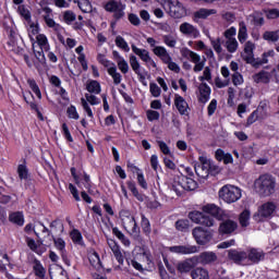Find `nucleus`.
Segmentation results:
<instances>
[{
  "label": "nucleus",
  "instance_id": "nucleus-1",
  "mask_svg": "<svg viewBox=\"0 0 279 279\" xmlns=\"http://www.w3.org/2000/svg\"><path fill=\"white\" fill-rule=\"evenodd\" d=\"M184 172L185 174L175 178L171 185V191H174L178 197H182L184 191H195L198 186L197 181L194 179L195 173L193 172V168L185 167Z\"/></svg>",
  "mask_w": 279,
  "mask_h": 279
},
{
  "label": "nucleus",
  "instance_id": "nucleus-2",
  "mask_svg": "<svg viewBox=\"0 0 279 279\" xmlns=\"http://www.w3.org/2000/svg\"><path fill=\"white\" fill-rule=\"evenodd\" d=\"M254 186L260 197H269L276 193V178L271 174H262L255 181Z\"/></svg>",
  "mask_w": 279,
  "mask_h": 279
},
{
  "label": "nucleus",
  "instance_id": "nucleus-3",
  "mask_svg": "<svg viewBox=\"0 0 279 279\" xmlns=\"http://www.w3.org/2000/svg\"><path fill=\"white\" fill-rule=\"evenodd\" d=\"M254 49H256V46L252 41H246L244 45V54H242V59L246 64H251L253 69H259L263 66V64L269 63V57L264 52L260 58L254 57Z\"/></svg>",
  "mask_w": 279,
  "mask_h": 279
},
{
  "label": "nucleus",
  "instance_id": "nucleus-4",
  "mask_svg": "<svg viewBox=\"0 0 279 279\" xmlns=\"http://www.w3.org/2000/svg\"><path fill=\"white\" fill-rule=\"evenodd\" d=\"M70 173L76 186L80 187L83 184L89 195H95V192L93 191V181L90 180V174H87L86 171H77V168L75 167L70 168Z\"/></svg>",
  "mask_w": 279,
  "mask_h": 279
},
{
  "label": "nucleus",
  "instance_id": "nucleus-5",
  "mask_svg": "<svg viewBox=\"0 0 279 279\" xmlns=\"http://www.w3.org/2000/svg\"><path fill=\"white\" fill-rule=\"evenodd\" d=\"M218 195L226 204H234L242 197L241 189L234 185H223L219 190Z\"/></svg>",
  "mask_w": 279,
  "mask_h": 279
},
{
  "label": "nucleus",
  "instance_id": "nucleus-6",
  "mask_svg": "<svg viewBox=\"0 0 279 279\" xmlns=\"http://www.w3.org/2000/svg\"><path fill=\"white\" fill-rule=\"evenodd\" d=\"M181 56L182 58H185V60H190V62H193L194 65V73H199L201 71H204V66H206V58H204V60H202V57L189 49V48H183L181 49Z\"/></svg>",
  "mask_w": 279,
  "mask_h": 279
},
{
  "label": "nucleus",
  "instance_id": "nucleus-7",
  "mask_svg": "<svg viewBox=\"0 0 279 279\" xmlns=\"http://www.w3.org/2000/svg\"><path fill=\"white\" fill-rule=\"evenodd\" d=\"M119 217L122 223L129 221V227L131 228V234L134 239H141V227H138V222H136V218L132 216V211L130 209H121L119 211Z\"/></svg>",
  "mask_w": 279,
  "mask_h": 279
},
{
  "label": "nucleus",
  "instance_id": "nucleus-8",
  "mask_svg": "<svg viewBox=\"0 0 279 279\" xmlns=\"http://www.w3.org/2000/svg\"><path fill=\"white\" fill-rule=\"evenodd\" d=\"M163 10L172 19H182L186 14L184 5L179 0H166L163 2Z\"/></svg>",
  "mask_w": 279,
  "mask_h": 279
},
{
  "label": "nucleus",
  "instance_id": "nucleus-9",
  "mask_svg": "<svg viewBox=\"0 0 279 279\" xmlns=\"http://www.w3.org/2000/svg\"><path fill=\"white\" fill-rule=\"evenodd\" d=\"M187 217L193 223L205 226V228H213V226H215V219L208 215H205L204 211L192 210L189 213Z\"/></svg>",
  "mask_w": 279,
  "mask_h": 279
},
{
  "label": "nucleus",
  "instance_id": "nucleus-10",
  "mask_svg": "<svg viewBox=\"0 0 279 279\" xmlns=\"http://www.w3.org/2000/svg\"><path fill=\"white\" fill-rule=\"evenodd\" d=\"M192 235L197 245H208L213 241V232L203 227H196L192 230Z\"/></svg>",
  "mask_w": 279,
  "mask_h": 279
},
{
  "label": "nucleus",
  "instance_id": "nucleus-11",
  "mask_svg": "<svg viewBox=\"0 0 279 279\" xmlns=\"http://www.w3.org/2000/svg\"><path fill=\"white\" fill-rule=\"evenodd\" d=\"M105 10L106 12H111L113 13V19L114 21H121V19H123V16H125V7H122L121 2L117 1V0H109L106 4H105Z\"/></svg>",
  "mask_w": 279,
  "mask_h": 279
},
{
  "label": "nucleus",
  "instance_id": "nucleus-12",
  "mask_svg": "<svg viewBox=\"0 0 279 279\" xmlns=\"http://www.w3.org/2000/svg\"><path fill=\"white\" fill-rule=\"evenodd\" d=\"M227 258L234 265H247V252L243 250L230 248Z\"/></svg>",
  "mask_w": 279,
  "mask_h": 279
},
{
  "label": "nucleus",
  "instance_id": "nucleus-13",
  "mask_svg": "<svg viewBox=\"0 0 279 279\" xmlns=\"http://www.w3.org/2000/svg\"><path fill=\"white\" fill-rule=\"evenodd\" d=\"M202 210L205 215L211 217V219H217L218 221L226 219V210L215 204L204 205Z\"/></svg>",
  "mask_w": 279,
  "mask_h": 279
},
{
  "label": "nucleus",
  "instance_id": "nucleus-14",
  "mask_svg": "<svg viewBox=\"0 0 279 279\" xmlns=\"http://www.w3.org/2000/svg\"><path fill=\"white\" fill-rule=\"evenodd\" d=\"M246 265H258L260 260H265V251L256 247L247 248L246 251Z\"/></svg>",
  "mask_w": 279,
  "mask_h": 279
},
{
  "label": "nucleus",
  "instance_id": "nucleus-15",
  "mask_svg": "<svg viewBox=\"0 0 279 279\" xmlns=\"http://www.w3.org/2000/svg\"><path fill=\"white\" fill-rule=\"evenodd\" d=\"M220 221L221 222L218 228L219 234H232L239 228V223L230 219V216H228V214H226V219H222Z\"/></svg>",
  "mask_w": 279,
  "mask_h": 279
},
{
  "label": "nucleus",
  "instance_id": "nucleus-16",
  "mask_svg": "<svg viewBox=\"0 0 279 279\" xmlns=\"http://www.w3.org/2000/svg\"><path fill=\"white\" fill-rule=\"evenodd\" d=\"M45 23H46L47 27H49L50 29H53L59 43H61V45H65L63 34L66 31L64 29V27L62 25L56 23L54 19L45 17Z\"/></svg>",
  "mask_w": 279,
  "mask_h": 279
},
{
  "label": "nucleus",
  "instance_id": "nucleus-17",
  "mask_svg": "<svg viewBox=\"0 0 279 279\" xmlns=\"http://www.w3.org/2000/svg\"><path fill=\"white\" fill-rule=\"evenodd\" d=\"M56 250L60 252V256L68 267H71V259H69V254L66 253V242L62 238H52Z\"/></svg>",
  "mask_w": 279,
  "mask_h": 279
},
{
  "label": "nucleus",
  "instance_id": "nucleus-18",
  "mask_svg": "<svg viewBox=\"0 0 279 279\" xmlns=\"http://www.w3.org/2000/svg\"><path fill=\"white\" fill-rule=\"evenodd\" d=\"M169 252L172 254H181V255H189V254H197L199 248L196 245H174L169 247Z\"/></svg>",
  "mask_w": 279,
  "mask_h": 279
},
{
  "label": "nucleus",
  "instance_id": "nucleus-19",
  "mask_svg": "<svg viewBox=\"0 0 279 279\" xmlns=\"http://www.w3.org/2000/svg\"><path fill=\"white\" fill-rule=\"evenodd\" d=\"M106 219L112 229L113 236H116L122 243V245H124L125 247H130V245H132V242L130 241V239L125 236L123 231L119 230V227H114V223H112V221L110 220V217L106 216Z\"/></svg>",
  "mask_w": 279,
  "mask_h": 279
},
{
  "label": "nucleus",
  "instance_id": "nucleus-20",
  "mask_svg": "<svg viewBox=\"0 0 279 279\" xmlns=\"http://www.w3.org/2000/svg\"><path fill=\"white\" fill-rule=\"evenodd\" d=\"M107 243L113 253L116 260L119 263V265H123L125 257L123 256V253H121V246H119V243H117V241L113 239H108Z\"/></svg>",
  "mask_w": 279,
  "mask_h": 279
},
{
  "label": "nucleus",
  "instance_id": "nucleus-21",
  "mask_svg": "<svg viewBox=\"0 0 279 279\" xmlns=\"http://www.w3.org/2000/svg\"><path fill=\"white\" fill-rule=\"evenodd\" d=\"M198 102L199 104H208L210 101V93H213V89H210V86L206 83H201L198 86Z\"/></svg>",
  "mask_w": 279,
  "mask_h": 279
},
{
  "label": "nucleus",
  "instance_id": "nucleus-22",
  "mask_svg": "<svg viewBox=\"0 0 279 279\" xmlns=\"http://www.w3.org/2000/svg\"><path fill=\"white\" fill-rule=\"evenodd\" d=\"M258 213H259V217H263V219H268V217H271V215L276 213V203L274 202L264 203L259 207Z\"/></svg>",
  "mask_w": 279,
  "mask_h": 279
},
{
  "label": "nucleus",
  "instance_id": "nucleus-23",
  "mask_svg": "<svg viewBox=\"0 0 279 279\" xmlns=\"http://www.w3.org/2000/svg\"><path fill=\"white\" fill-rule=\"evenodd\" d=\"M174 106L181 116L189 114V102L180 94L174 95Z\"/></svg>",
  "mask_w": 279,
  "mask_h": 279
},
{
  "label": "nucleus",
  "instance_id": "nucleus-24",
  "mask_svg": "<svg viewBox=\"0 0 279 279\" xmlns=\"http://www.w3.org/2000/svg\"><path fill=\"white\" fill-rule=\"evenodd\" d=\"M28 97H32L33 101H29V99H27V95H23L25 104L29 106L31 110H34V112H36L37 119H39V121H45V116H43V112H40L38 104H36L35 101L36 98L34 97V94H32V92H28Z\"/></svg>",
  "mask_w": 279,
  "mask_h": 279
},
{
  "label": "nucleus",
  "instance_id": "nucleus-25",
  "mask_svg": "<svg viewBox=\"0 0 279 279\" xmlns=\"http://www.w3.org/2000/svg\"><path fill=\"white\" fill-rule=\"evenodd\" d=\"M141 217V229H142V234L149 239L151 236V221H149V218L145 216L143 213L140 214Z\"/></svg>",
  "mask_w": 279,
  "mask_h": 279
},
{
  "label": "nucleus",
  "instance_id": "nucleus-26",
  "mask_svg": "<svg viewBox=\"0 0 279 279\" xmlns=\"http://www.w3.org/2000/svg\"><path fill=\"white\" fill-rule=\"evenodd\" d=\"M180 32L181 34H184L185 36H193V38L199 37V31L197 27L193 26V24H189L186 22L182 23L180 25Z\"/></svg>",
  "mask_w": 279,
  "mask_h": 279
},
{
  "label": "nucleus",
  "instance_id": "nucleus-27",
  "mask_svg": "<svg viewBox=\"0 0 279 279\" xmlns=\"http://www.w3.org/2000/svg\"><path fill=\"white\" fill-rule=\"evenodd\" d=\"M196 263H201L202 265H210V263H215L217 260V254L213 252H203L198 257H194Z\"/></svg>",
  "mask_w": 279,
  "mask_h": 279
},
{
  "label": "nucleus",
  "instance_id": "nucleus-28",
  "mask_svg": "<svg viewBox=\"0 0 279 279\" xmlns=\"http://www.w3.org/2000/svg\"><path fill=\"white\" fill-rule=\"evenodd\" d=\"M213 14H217V10L202 8L193 13V21L197 23L199 19L206 20L208 16H213Z\"/></svg>",
  "mask_w": 279,
  "mask_h": 279
},
{
  "label": "nucleus",
  "instance_id": "nucleus-29",
  "mask_svg": "<svg viewBox=\"0 0 279 279\" xmlns=\"http://www.w3.org/2000/svg\"><path fill=\"white\" fill-rule=\"evenodd\" d=\"M25 243L32 252L37 254V256H43L44 252H47V248H45V247L38 248V243L36 242V240H34L29 236H25Z\"/></svg>",
  "mask_w": 279,
  "mask_h": 279
},
{
  "label": "nucleus",
  "instance_id": "nucleus-30",
  "mask_svg": "<svg viewBox=\"0 0 279 279\" xmlns=\"http://www.w3.org/2000/svg\"><path fill=\"white\" fill-rule=\"evenodd\" d=\"M193 267H195V265H193V258L177 264L179 274H189V271H193Z\"/></svg>",
  "mask_w": 279,
  "mask_h": 279
},
{
  "label": "nucleus",
  "instance_id": "nucleus-31",
  "mask_svg": "<svg viewBox=\"0 0 279 279\" xmlns=\"http://www.w3.org/2000/svg\"><path fill=\"white\" fill-rule=\"evenodd\" d=\"M107 73L110 75V77H112L116 86H119V84L123 82V76L121 73L117 72V65L114 63H111V66L107 69Z\"/></svg>",
  "mask_w": 279,
  "mask_h": 279
},
{
  "label": "nucleus",
  "instance_id": "nucleus-32",
  "mask_svg": "<svg viewBox=\"0 0 279 279\" xmlns=\"http://www.w3.org/2000/svg\"><path fill=\"white\" fill-rule=\"evenodd\" d=\"M126 186L129 191H131L132 195L137 199V202H145V194L138 192L136 187V182L134 181H126Z\"/></svg>",
  "mask_w": 279,
  "mask_h": 279
},
{
  "label": "nucleus",
  "instance_id": "nucleus-33",
  "mask_svg": "<svg viewBox=\"0 0 279 279\" xmlns=\"http://www.w3.org/2000/svg\"><path fill=\"white\" fill-rule=\"evenodd\" d=\"M33 271L37 278H45V276L47 274L45 266H43V263H40V260L38 258H35L33 260Z\"/></svg>",
  "mask_w": 279,
  "mask_h": 279
},
{
  "label": "nucleus",
  "instance_id": "nucleus-34",
  "mask_svg": "<svg viewBox=\"0 0 279 279\" xmlns=\"http://www.w3.org/2000/svg\"><path fill=\"white\" fill-rule=\"evenodd\" d=\"M131 49L135 56H138V58L142 60V62H147L150 60L149 51L147 49H141L136 47V45H132Z\"/></svg>",
  "mask_w": 279,
  "mask_h": 279
},
{
  "label": "nucleus",
  "instance_id": "nucleus-35",
  "mask_svg": "<svg viewBox=\"0 0 279 279\" xmlns=\"http://www.w3.org/2000/svg\"><path fill=\"white\" fill-rule=\"evenodd\" d=\"M9 221L15 223V226H25V216H23V213L21 211H14L9 215Z\"/></svg>",
  "mask_w": 279,
  "mask_h": 279
},
{
  "label": "nucleus",
  "instance_id": "nucleus-36",
  "mask_svg": "<svg viewBox=\"0 0 279 279\" xmlns=\"http://www.w3.org/2000/svg\"><path fill=\"white\" fill-rule=\"evenodd\" d=\"M194 171L198 178H208V173H210V163L197 165L194 167Z\"/></svg>",
  "mask_w": 279,
  "mask_h": 279
},
{
  "label": "nucleus",
  "instance_id": "nucleus-37",
  "mask_svg": "<svg viewBox=\"0 0 279 279\" xmlns=\"http://www.w3.org/2000/svg\"><path fill=\"white\" fill-rule=\"evenodd\" d=\"M37 45L39 49H44L45 51H49L51 49V46L49 45V39L47 38V35L45 34H38L36 36Z\"/></svg>",
  "mask_w": 279,
  "mask_h": 279
},
{
  "label": "nucleus",
  "instance_id": "nucleus-38",
  "mask_svg": "<svg viewBox=\"0 0 279 279\" xmlns=\"http://www.w3.org/2000/svg\"><path fill=\"white\" fill-rule=\"evenodd\" d=\"M86 90L92 95H99L101 93V84H99V81L92 80L86 84Z\"/></svg>",
  "mask_w": 279,
  "mask_h": 279
},
{
  "label": "nucleus",
  "instance_id": "nucleus-39",
  "mask_svg": "<svg viewBox=\"0 0 279 279\" xmlns=\"http://www.w3.org/2000/svg\"><path fill=\"white\" fill-rule=\"evenodd\" d=\"M17 175L20 180L29 179V169L27 168V161L24 159V162L17 166Z\"/></svg>",
  "mask_w": 279,
  "mask_h": 279
},
{
  "label": "nucleus",
  "instance_id": "nucleus-40",
  "mask_svg": "<svg viewBox=\"0 0 279 279\" xmlns=\"http://www.w3.org/2000/svg\"><path fill=\"white\" fill-rule=\"evenodd\" d=\"M192 279H210L208 270L205 268H195L191 271Z\"/></svg>",
  "mask_w": 279,
  "mask_h": 279
},
{
  "label": "nucleus",
  "instance_id": "nucleus-41",
  "mask_svg": "<svg viewBox=\"0 0 279 279\" xmlns=\"http://www.w3.org/2000/svg\"><path fill=\"white\" fill-rule=\"evenodd\" d=\"M70 238L72 239V243H74V245H84V236H82V232L78 229H73L70 232Z\"/></svg>",
  "mask_w": 279,
  "mask_h": 279
},
{
  "label": "nucleus",
  "instance_id": "nucleus-42",
  "mask_svg": "<svg viewBox=\"0 0 279 279\" xmlns=\"http://www.w3.org/2000/svg\"><path fill=\"white\" fill-rule=\"evenodd\" d=\"M27 84L31 90H33V93L36 95V97L43 99V93L40 92V87L38 86V83H36V80L28 78Z\"/></svg>",
  "mask_w": 279,
  "mask_h": 279
},
{
  "label": "nucleus",
  "instance_id": "nucleus-43",
  "mask_svg": "<svg viewBox=\"0 0 279 279\" xmlns=\"http://www.w3.org/2000/svg\"><path fill=\"white\" fill-rule=\"evenodd\" d=\"M190 227L191 222L189 221V219H179L175 221V229L179 232H187Z\"/></svg>",
  "mask_w": 279,
  "mask_h": 279
},
{
  "label": "nucleus",
  "instance_id": "nucleus-44",
  "mask_svg": "<svg viewBox=\"0 0 279 279\" xmlns=\"http://www.w3.org/2000/svg\"><path fill=\"white\" fill-rule=\"evenodd\" d=\"M239 221L242 228H247V226H250V210L244 209L240 214Z\"/></svg>",
  "mask_w": 279,
  "mask_h": 279
},
{
  "label": "nucleus",
  "instance_id": "nucleus-45",
  "mask_svg": "<svg viewBox=\"0 0 279 279\" xmlns=\"http://www.w3.org/2000/svg\"><path fill=\"white\" fill-rule=\"evenodd\" d=\"M255 82L258 84V82H263L264 84H269V73L265 70H262L260 72L256 73L254 75Z\"/></svg>",
  "mask_w": 279,
  "mask_h": 279
},
{
  "label": "nucleus",
  "instance_id": "nucleus-46",
  "mask_svg": "<svg viewBox=\"0 0 279 279\" xmlns=\"http://www.w3.org/2000/svg\"><path fill=\"white\" fill-rule=\"evenodd\" d=\"M238 39L242 45L247 40V26H245V23H240Z\"/></svg>",
  "mask_w": 279,
  "mask_h": 279
},
{
  "label": "nucleus",
  "instance_id": "nucleus-47",
  "mask_svg": "<svg viewBox=\"0 0 279 279\" xmlns=\"http://www.w3.org/2000/svg\"><path fill=\"white\" fill-rule=\"evenodd\" d=\"M33 53L36 58V60L43 65L45 66V64H47V58L45 57V49L39 48V50L34 49Z\"/></svg>",
  "mask_w": 279,
  "mask_h": 279
},
{
  "label": "nucleus",
  "instance_id": "nucleus-48",
  "mask_svg": "<svg viewBox=\"0 0 279 279\" xmlns=\"http://www.w3.org/2000/svg\"><path fill=\"white\" fill-rule=\"evenodd\" d=\"M226 47L229 53H235L236 49H239V41H236V38H229L226 43Z\"/></svg>",
  "mask_w": 279,
  "mask_h": 279
},
{
  "label": "nucleus",
  "instance_id": "nucleus-49",
  "mask_svg": "<svg viewBox=\"0 0 279 279\" xmlns=\"http://www.w3.org/2000/svg\"><path fill=\"white\" fill-rule=\"evenodd\" d=\"M66 116L69 119H73L77 121L80 119V113L77 112V108L74 105H70L66 109Z\"/></svg>",
  "mask_w": 279,
  "mask_h": 279
},
{
  "label": "nucleus",
  "instance_id": "nucleus-50",
  "mask_svg": "<svg viewBox=\"0 0 279 279\" xmlns=\"http://www.w3.org/2000/svg\"><path fill=\"white\" fill-rule=\"evenodd\" d=\"M116 46L119 47V49H123V51H130L128 41H125V38H123L121 35L116 37Z\"/></svg>",
  "mask_w": 279,
  "mask_h": 279
},
{
  "label": "nucleus",
  "instance_id": "nucleus-51",
  "mask_svg": "<svg viewBox=\"0 0 279 279\" xmlns=\"http://www.w3.org/2000/svg\"><path fill=\"white\" fill-rule=\"evenodd\" d=\"M17 12L20 14V16H22V19H24V21H32V12L28 11L27 8H25V5H19L17 8Z\"/></svg>",
  "mask_w": 279,
  "mask_h": 279
},
{
  "label": "nucleus",
  "instance_id": "nucleus-52",
  "mask_svg": "<svg viewBox=\"0 0 279 279\" xmlns=\"http://www.w3.org/2000/svg\"><path fill=\"white\" fill-rule=\"evenodd\" d=\"M129 62L131 64L132 70L134 71V73H141V63L138 62V59L136 58V56L131 54Z\"/></svg>",
  "mask_w": 279,
  "mask_h": 279
},
{
  "label": "nucleus",
  "instance_id": "nucleus-53",
  "mask_svg": "<svg viewBox=\"0 0 279 279\" xmlns=\"http://www.w3.org/2000/svg\"><path fill=\"white\" fill-rule=\"evenodd\" d=\"M263 38L264 40H268L270 43H278V39H279L278 32L266 31L263 34Z\"/></svg>",
  "mask_w": 279,
  "mask_h": 279
},
{
  "label": "nucleus",
  "instance_id": "nucleus-54",
  "mask_svg": "<svg viewBox=\"0 0 279 279\" xmlns=\"http://www.w3.org/2000/svg\"><path fill=\"white\" fill-rule=\"evenodd\" d=\"M96 60H97V62H99V64L105 66V69H110V66H112V64H114V62H111L110 60H108L106 58V54H101V53L97 54Z\"/></svg>",
  "mask_w": 279,
  "mask_h": 279
},
{
  "label": "nucleus",
  "instance_id": "nucleus-55",
  "mask_svg": "<svg viewBox=\"0 0 279 279\" xmlns=\"http://www.w3.org/2000/svg\"><path fill=\"white\" fill-rule=\"evenodd\" d=\"M61 133L68 143H73V135H71V131L69 130V125L64 122L61 125Z\"/></svg>",
  "mask_w": 279,
  "mask_h": 279
},
{
  "label": "nucleus",
  "instance_id": "nucleus-56",
  "mask_svg": "<svg viewBox=\"0 0 279 279\" xmlns=\"http://www.w3.org/2000/svg\"><path fill=\"white\" fill-rule=\"evenodd\" d=\"M76 19H77V15H75V13L71 10L65 11L63 13V21L64 23H66V25H71V23H73Z\"/></svg>",
  "mask_w": 279,
  "mask_h": 279
},
{
  "label": "nucleus",
  "instance_id": "nucleus-57",
  "mask_svg": "<svg viewBox=\"0 0 279 279\" xmlns=\"http://www.w3.org/2000/svg\"><path fill=\"white\" fill-rule=\"evenodd\" d=\"M117 64H118L119 71H121L123 75H126V73H129L130 65L128 64V61H125V59L118 60Z\"/></svg>",
  "mask_w": 279,
  "mask_h": 279
},
{
  "label": "nucleus",
  "instance_id": "nucleus-58",
  "mask_svg": "<svg viewBox=\"0 0 279 279\" xmlns=\"http://www.w3.org/2000/svg\"><path fill=\"white\" fill-rule=\"evenodd\" d=\"M146 117H147V120L150 122L158 121L160 119V112L148 109L146 111Z\"/></svg>",
  "mask_w": 279,
  "mask_h": 279
},
{
  "label": "nucleus",
  "instance_id": "nucleus-59",
  "mask_svg": "<svg viewBox=\"0 0 279 279\" xmlns=\"http://www.w3.org/2000/svg\"><path fill=\"white\" fill-rule=\"evenodd\" d=\"M9 41L7 43V45L9 47H14L16 45V31H14V28H9Z\"/></svg>",
  "mask_w": 279,
  "mask_h": 279
},
{
  "label": "nucleus",
  "instance_id": "nucleus-60",
  "mask_svg": "<svg viewBox=\"0 0 279 279\" xmlns=\"http://www.w3.org/2000/svg\"><path fill=\"white\" fill-rule=\"evenodd\" d=\"M244 80H243V74L239 73V72H234L232 74V84L233 86H241V84H243Z\"/></svg>",
  "mask_w": 279,
  "mask_h": 279
},
{
  "label": "nucleus",
  "instance_id": "nucleus-61",
  "mask_svg": "<svg viewBox=\"0 0 279 279\" xmlns=\"http://www.w3.org/2000/svg\"><path fill=\"white\" fill-rule=\"evenodd\" d=\"M89 263H90L92 267H97V265H101V258L99 257V253L94 252L89 256Z\"/></svg>",
  "mask_w": 279,
  "mask_h": 279
},
{
  "label": "nucleus",
  "instance_id": "nucleus-62",
  "mask_svg": "<svg viewBox=\"0 0 279 279\" xmlns=\"http://www.w3.org/2000/svg\"><path fill=\"white\" fill-rule=\"evenodd\" d=\"M137 183L144 191H147L148 185H147V180H145V174H143L142 171L137 172Z\"/></svg>",
  "mask_w": 279,
  "mask_h": 279
},
{
  "label": "nucleus",
  "instance_id": "nucleus-63",
  "mask_svg": "<svg viewBox=\"0 0 279 279\" xmlns=\"http://www.w3.org/2000/svg\"><path fill=\"white\" fill-rule=\"evenodd\" d=\"M258 121V109L254 110L246 119V125H254Z\"/></svg>",
  "mask_w": 279,
  "mask_h": 279
},
{
  "label": "nucleus",
  "instance_id": "nucleus-64",
  "mask_svg": "<svg viewBox=\"0 0 279 279\" xmlns=\"http://www.w3.org/2000/svg\"><path fill=\"white\" fill-rule=\"evenodd\" d=\"M149 88L150 95H153V97H158L162 93V89H160V87L156 83H150Z\"/></svg>",
  "mask_w": 279,
  "mask_h": 279
}]
</instances>
